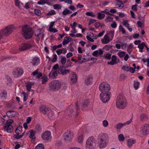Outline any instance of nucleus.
Returning a JSON list of instances; mask_svg holds the SVG:
<instances>
[{"label":"nucleus","mask_w":149,"mask_h":149,"mask_svg":"<svg viewBox=\"0 0 149 149\" xmlns=\"http://www.w3.org/2000/svg\"><path fill=\"white\" fill-rule=\"evenodd\" d=\"M89 36H90L93 39H96L97 38V36L95 35H94L92 33L90 32L89 34Z\"/></svg>","instance_id":"obj_56"},{"label":"nucleus","mask_w":149,"mask_h":149,"mask_svg":"<svg viewBox=\"0 0 149 149\" xmlns=\"http://www.w3.org/2000/svg\"><path fill=\"white\" fill-rule=\"evenodd\" d=\"M146 45L145 43L144 42H142L141 43H140L138 45V47L140 49H143L144 47L146 46Z\"/></svg>","instance_id":"obj_43"},{"label":"nucleus","mask_w":149,"mask_h":149,"mask_svg":"<svg viewBox=\"0 0 149 149\" xmlns=\"http://www.w3.org/2000/svg\"><path fill=\"white\" fill-rule=\"evenodd\" d=\"M29 137L31 139V141H32L35 140L36 137L34 136L36 134V132L32 130H30Z\"/></svg>","instance_id":"obj_21"},{"label":"nucleus","mask_w":149,"mask_h":149,"mask_svg":"<svg viewBox=\"0 0 149 149\" xmlns=\"http://www.w3.org/2000/svg\"><path fill=\"white\" fill-rule=\"evenodd\" d=\"M70 82L71 84L76 83L77 81V74L74 72L70 73Z\"/></svg>","instance_id":"obj_14"},{"label":"nucleus","mask_w":149,"mask_h":149,"mask_svg":"<svg viewBox=\"0 0 149 149\" xmlns=\"http://www.w3.org/2000/svg\"><path fill=\"white\" fill-rule=\"evenodd\" d=\"M71 66V65H68L66 67L64 66H62L60 67L58 71V74H61L62 75H66L70 72V71L68 69L66 70V69Z\"/></svg>","instance_id":"obj_7"},{"label":"nucleus","mask_w":149,"mask_h":149,"mask_svg":"<svg viewBox=\"0 0 149 149\" xmlns=\"http://www.w3.org/2000/svg\"><path fill=\"white\" fill-rule=\"evenodd\" d=\"M126 100L125 97L120 95L117 97L116 104L117 107L120 109H124L126 106Z\"/></svg>","instance_id":"obj_2"},{"label":"nucleus","mask_w":149,"mask_h":149,"mask_svg":"<svg viewBox=\"0 0 149 149\" xmlns=\"http://www.w3.org/2000/svg\"><path fill=\"white\" fill-rule=\"evenodd\" d=\"M139 84V82L136 80L134 81V87L136 90H137L138 88Z\"/></svg>","instance_id":"obj_34"},{"label":"nucleus","mask_w":149,"mask_h":149,"mask_svg":"<svg viewBox=\"0 0 149 149\" xmlns=\"http://www.w3.org/2000/svg\"><path fill=\"white\" fill-rule=\"evenodd\" d=\"M73 133L70 130H67L64 134V140L67 142L72 141V137L73 136Z\"/></svg>","instance_id":"obj_8"},{"label":"nucleus","mask_w":149,"mask_h":149,"mask_svg":"<svg viewBox=\"0 0 149 149\" xmlns=\"http://www.w3.org/2000/svg\"><path fill=\"white\" fill-rule=\"evenodd\" d=\"M32 47V46L29 43H25L20 45L19 50L21 51H24L30 49Z\"/></svg>","instance_id":"obj_11"},{"label":"nucleus","mask_w":149,"mask_h":149,"mask_svg":"<svg viewBox=\"0 0 149 149\" xmlns=\"http://www.w3.org/2000/svg\"><path fill=\"white\" fill-rule=\"evenodd\" d=\"M118 139L120 141H124L125 138L123 134H120L118 136Z\"/></svg>","instance_id":"obj_42"},{"label":"nucleus","mask_w":149,"mask_h":149,"mask_svg":"<svg viewBox=\"0 0 149 149\" xmlns=\"http://www.w3.org/2000/svg\"><path fill=\"white\" fill-rule=\"evenodd\" d=\"M101 41L103 44L108 43L110 41L109 37L107 35H106L104 36V39H102Z\"/></svg>","instance_id":"obj_19"},{"label":"nucleus","mask_w":149,"mask_h":149,"mask_svg":"<svg viewBox=\"0 0 149 149\" xmlns=\"http://www.w3.org/2000/svg\"><path fill=\"white\" fill-rule=\"evenodd\" d=\"M49 31L51 32L56 33L58 32V31L57 29L53 28L51 29H49Z\"/></svg>","instance_id":"obj_61"},{"label":"nucleus","mask_w":149,"mask_h":149,"mask_svg":"<svg viewBox=\"0 0 149 149\" xmlns=\"http://www.w3.org/2000/svg\"><path fill=\"white\" fill-rule=\"evenodd\" d=\"M47 75H45L42 77V84H45L47 81Z\"/></svg>","instance_id":"obj_38"},{"label":"nucleus","mask_w":149,"mask_h":149,"mask_svg":"<svg viewBox=\"0 0 149 149\" xmlns=\"http://www.w3.org/2000/svg\"><path fill=\"white\" fill-rule=\"evenodd\" d=\"M41 137L43 140L48 141L51 138V132L49 131H46L42 134Z\"/></svg>","instance_id":"obj_12"},{"label":"nucleus","mask_w":149,"mask_h":149,"mask_svg":"<svg viewBox=\"0 0 149 149\" xmlns=\"http://www.w3.org/2000/svg\"><path fill=\"white\" fill-rule=\"evenodd\" d=\"M6 115L9 118L14 117L17 115V113L14 111L9 110L6 113Z\"/></svg>","instance_id":"obj_15"},{"label":"nucleus","mask_w":149,"mask_h":149,"mask_svg":"<svg viewBox=\"0 0 149 149\" xmlns=\"http://www.w3.org/2000/svg\"><path fill=\"white\" fill-rule=\"evenodd\" d=\"M48 109V107L44 105H42L40 108V112L45 114L47 113Z\"/></svg>","instance_id":"obj_18"},{"label":"nucleus","mask_w":149,"mask_h":149,"mask_svg":"<svg viewBox=\"0 0 149 149\" xmlns=\"http://www.w3.org/2000/svg\"><path fill=\"white\" fill-rule=\"evenodd\" d=\"M93 78L91 76H89L85 80L86 84L88 85L91 84L92 82Z\"/></svg>","instance_id":"obj_27"},{"label":"nucleus","mask_w":149,"mask_h":149,"mask_svg":"<svg viewBox=\"0 0 149 149\" xmlns=\"http://www.w3.org/2000/svg\"><path fill=\"white\" fill-rule=\"evenodd\" d=\"M49 86L52 90L56 91L61 87V84L58 80H55L49 83Z\"/></svg>","instance_id":"obj_6"},{"label":"nucleus","mask_w":149,"mask_h":149,"mask_svg":"<svg viewBox=\"0 0 149 149\" xmlns=\"http://www.w3.org/2000/svg\"><path fill=\"white\" fill-rule=\"evenodd\" d=\"M39 61V59L37 57L34 58L32 60V63L33 65L38 64Z\"/></svg>","instance_id":"obj_30"},{"label":"nucleus","mask_w":149,"mask_h":149,"mask_svg":"<svg viewBox=\"0 0 149 149\" xmlns=\"http://www.w3.org/2000/svg\"><path fill=\"white\" fill-rule=\"evenodd\" d=\"M38 69H37L36 70L32 72V74L33 76H35L37 75L36 78H40V77L42 76V74L40 72H38Z\"/></svg>","instance_id":"obj_20"},{"label":"nucleus","mask_w":149,"mask_h":149,"mask_svg":"<svg viewBox=\"0 0 149 149\" xmlns=\"http://www.w3.org/2000/svg\"><path fill=\"white\" fill-rule=\"evenodd\" d=\"M37 4L40 5H43L47 4L49 5H52L51 2L49 0H40L38 2Z\"/></svg>","instance_id":"obj_17"},{"label":"nucleus","mask_w":149,"mask_h":149,"mask_svg":"<svg viewBox=\"0 0 149 149\" xmlns=\"http://www.w3.org/2000/svg\"><path fill=\"white\" fill-rule=\"evenodd\" d=\"M110 95L111 93H101L100 96L101 100L104 103L108 102L110 99Z\"/></svg>","instance_id":"obj_9"},{"label":"nucleus","mask_w":149,"mask_h":149,"mask_svg":"<svg viewBox=\"0 0 149 149\" xmlns=\"http://www.w3.org/2000/svg\"><path fill=\"white\" fill-rule=\"evenodd\" d=\"M111 54L109 53L107 54L106 56H102L103 58H104L107 59H110L111 58Z\"/></svg>","instance_id":"obj_49"},{"label":"nucleus","mask_w":149,"mask_h":149,"mask_svg":"<svg viewBox=\"0 0 149 149\" xmlns=\"http://www.w3.org/2000/svg\"><path fill=\"white\" fill-rule=\"evenodd\" d=\"M123 123H118L116 125V128L118 129H121L124 125Z\"/></svg>","instance_id":"obj_50"},{"label":"nucleus","mask_w":149,"mask_h":149,"mask_svg":"<svg viewBox=\"0 0 149 149\" xmlns=\"http://www.w3.org/2000/svg\"><path fill=\"white\" fill-rule=\"evenodd\" d=\"M119 30L120 31L122 32V33L123 34L125 33L126 31L125 29L123 28L122 25H120L119 26Z\"/></svg>","instance_id":"obj_37"},{"label":"nucleus","mask_w":149,"mask_h":149,"mask_svg":"<svg viewBox=\"0 0 149 149\" xmlns=\"http://www.w3.org/2000/svg\"><path fill=\"white\" fill-rule=\"evenodd\" d=\"M7 95V92L5 90L3 91L0 94V97L3 99H6Z\"/></svg>","instance_id":"obj_28"},{"label":"nucleus","mask_w":149,"mask_h":149,"mask_svg":"<svg viewBox=\"0 0 149 149\" xmlns=\"http://www.w3.org/2000/svg\"><path fill=\"white\" fill-rule=\"evenodd\" d=\"M28 25H25L22 28L21 33L26 39H30L34 33V31L31 27L28 28Z\"/></svg>","instance_id":"obj_1"},{"label":"nucleus","mask_w":149,"mask_h":149,"mask_svg":"<svg viewBox=\"0 0 149 149\" xmlns=\"http://www.w3.org/2000/svg\"><path fill=\"white\" fill-rule=\"evenodd\" d=\"M63 14L65 15H66L69 14V10L65 9L62 12Z\"/></svg>","instance_id":"obj_51"},{"label":"nucleus","mask_w":149,"mask_h":149,"mask_svg":"<svg viewBox=\"0 0 149 149\" xmlns=\"http://www.w3.org/2000/svg\"><path fill=\"white\" fill-rule=\"evenodd\" d=\"M105 15L104 14H102L100 13H98L97 18L99 19H102L104 18Z\"/></svg>","instance_id":"obj_31"},{"label":"nucleus","mask_w":149,"mask_h":149,"mask_svg":"<svg viewBox=\"0 0 149 149\" xmlns=\"http://www.w3.org/2000/svg\"><path fill=\"white\" fill-rule=\"evenodd\" d=\"M140 118L141 120H146L147 119L146 116V114H143L141 115Z\"/></svg>","instance_id":"obj_52"},{"label":"nucleus","mask_w":149,"mask_h":149,"mask_svg":"<svg viewBox=\"0 0 149 149\" xmlns=\"http://www.w3.org/2000/svg\"><path fill=\"white\" fill-rule=\"evenodd\" d=\"M110 88L109 85L104 82L101 83L100 85L99 88L100 91L101 92V93H110L109 92Z\"/></svg>","instance_id":"obj_4"},{"label":"nucleus","mask_w":149,"mask_h":149,"mask_svg":"<svg viewBox=\"0 0 149 149\" xmlns=\"http://www.w3.org/2000/svg\"><path fill=\"white\" fill-rule=\"evenodd\" d=\"M120 57H123L125 54V52L124 51H122L120 52H118L117 54Z\"/></svg>","instance_id":"obj_41"},{"label":"nucleus","mask_w":149,"mask_h":149,"mask_svg":"<svg viewBox=\"0 0 149 149\" xmlns=\"http://www.w3.org/2000/svg\"><path fill=\"white\" fill-rule=\"evenodd\" d=\"M56 14V12L54 10H52L50 11L47 14L48 16L52 15H55Z\"/></svg>","instance_id":"obj_44"},{"label":"nucleus","mask_w":149,"mask_h":149,"mask_svg":"<svg viewBox=\"0 0 149 149\" xmlns=\"http://www.w3.org/2000/svg\"><path fill=\"white\" fill-rule=\"evenodd\" d=\"M129 68L128 66L124 65L122 67V69L125 71H129Z\"/></svg>","instance_id":"obj_59"},{"label":"nucleus","mask_w":149,"mask_h":149,"mask_svg":"<svg viewBox=\"0 0 149 149\" xmlns=\"http://www.w3.org/2000/svg\"><path fill=\"white\" fill-rule=\"evenodd\" d=\"M34 12L38 16H40L41 14V11L38 9H35Z\"/></svg>","instance_id":"obj_46"},{"label":"nucleus","mask_w":149,"mask_h":149,"mask_svg":"<svg viewBox=\"0 0 149 149\" xmlns=\"http://www.w3.org/2000/svg\"><path fill=\"white\" fill-rule=\"evenodd\" d=\"M23 73V69H17L16 71L14 72V74H15L17 73L18 76H21L22 75Z\"/></svg>","instance_id":"obj_25"},{"label":"nucleus","mask_w":149,"mask_h":149,"mask_svg":"<svg viewBox=\"0 0 149 149\" xmlns=\"http://www.w3.org/2000/svg\"><path fill=\"white\" fill-rule=\"evenodd\" d=\"M117 24L115 22H113V23L111 24V27L113 28H116L117 26Z\"/></svg>","instance_id":"obj_64"},{"label":"nucleus","mask_w":149,"mask_h":149,"mask_svg":"<svg viewBox=\"0 0 149 149\" xmlns=\"http://www.w3.org/2000/svg\"><path fill=\"white\" fill-rule=\"evenodd\" d=\"M120 43H121V46L122 48V49H125L126 48L127 46L126 43H123L121 42H120Z\"/></svg>","instance_id":"obj_63"},{"label":"nucleus","mask_w":149,"mask_h":149,"mask_svg":"<svg viewBox=\"0 0 149 149\" xmlns=\"http://www.w3.org/2000/svg\"><path fill=\"white\" fill-rule=\"evenodd\" d=\"M31 88V85L30 84H27L26 85V90L28 91H30Z\"/></svg>","instance_id":"obj_54"},{"label":"nucleus","mask_w":149,"mask_h":149,"mask_svg":"<svg viewBox=\"0 0 149 149\" xmlns=\"http://www.w3.org/2000/svg\"><path fill=\"white\" fill-rule=\"evenodd\" d=\"M137 4H135L134 5H133L132 6V9L134 11H136L137 10Z\"/></svg>","instance_id":"obj_60"},{"label":"nucleus","mask_w":149,"mask_h":149,"mask_svg":"<svg viewBox=\"0 0 149 149\" xmlns=\"http://www.w3.org/2000/svg\"><path fill=\"white\" fill-rule=\"evenodd\" d=\"M44 146L42 143L38 144L35 147V149H44Z\"/></svg>","instance_id":"obj_36"},{"label":"nucleus","mask_w":149,"mask_h":149,"mask_svg":"<svg viewBox=\"0 0 149 149\" xmlns=\"http://www.w3.org/2000/svg\"><path fill=\"white\" fill-rule=\"evenodd\" d=\"M61 62L62 64L63 65H65L66 61V59L65 57L64 56H61Z\"/></svg>","instance_id":"obj_32"},{"label":"nucleus","mask_w":149,"mask_h":149,"mask_svg":"<svg viewBox=\"0 0 149 149\" xmlns=\"http://www.w3.org/2000/svg\"><path fill=\"white\" fill-rule=\"evenodd\" d=\"M86 15L88 16H91L93 17H95V15L93 14V13L92 12H89L86 13Z\"/></svg>","instance_id":"obj_45"},{"label":"nucleus","mask_w":149,"mask_h":149,"mask_svg":"<svg viewBox=\"0 0 149 149\" xmlns=\"http://www.w3.org/2000/svg\"><path fill=\"white\" fill-rule=\"evenodd\" d=\"M41 30L40 29H37L35 31V35L36 36H39L40 34Z\"/></svg>","instance_id":"obj_48"},{"label":"nucleus","mask_w":149,"mask_h":149,"mask_svg":"<svg viewBox=\"0 0 149 149\" xmlns=\"http://www.w3.org/2000/svg\"><path fill=\"white\" fill-rule=\"evenodd\" d=\"M53 8L55 9H60L61 8V6L60 5L56 4L53 6Z\"/></svg>","instance_id":"obj_53"},{"label":"nucleus","mask_w":149,"mask_h":149,"mask_svg":"<svg viewBox=\"0 0 149 149\" xmlns=\"http://www.w3.org/2000/svg\"><path fill=\"white\" fill-rule=\"evenodd\" d=\"M128 22V20H126L124 21L123 22V25L127 28H129L130 26V24L127 23Z\"/></svg>","instance_id":"obj_39"},{"label":"nucleus","mask_w":149,"mask_h":149,"mask_svg":"<svg viewBox=\"0 0 149 149\" xmlns=\"http://www.w3.org/2000/svg\"><path fill=\"white\" fill-rule=\"evenodd\" d=\"M49 118L51 119H54L55 118V115L52 112H51V113H49L48 115Z\"/></svg>","instance_id":"obj_35"},{"label":"nucleus","mask_w":149,"mask_h":149,"mask_svg":"<svg viewBox=\"0 0 149 149\" xmlns=\"http://www.w3.org/2000/svg\"><path fill=\"white\" fill-rule=\"evenodd\" d=\"M4 128L5 130H6L7 132L8 133H11L13 130V127L12 125H7L6 127L5 125Z\"/></svg>","instance_id":"obj_22"},{"label":"nucleus","mask_w":149,"mask_h":149,"mask_svg":"<svg viewBox=\"0 0 149 149\" xmlns=\"http://www.w3.org/2000/svg\"><path fill=\"white\" fill-rule=\"evenodd\" d=\"M98 50H96L92 53V55L94 56L97 57L99 55H101L103 53V51L101 49H99Z\"/></svg>","instance_id":"obj_16"},{"label":"nucleus","mask_w":149,"mask_h":149,"mask_svg":"<svg viewBox=\"0 0 149 149\" xmlns=\"http://www.w3.org/2000/svg\"><path fill=\"white\" fill-rule=\"evenodd\" d=\"M136 142V141L134 139H129L127 141V145L129 147H131L133 144H134Z\"/></svg>","instance_id":"obj_24"},{"label":"nucleus","mask_w":149,"mask_h":149,"mask_svg":"<svg viewBox=\"0 0 149 149\" xmlns=\"http://www.w3.org/2000/svg\"><path fill=\"white\" fill-rule=\"evenodd\" d=\"M99 144L100 148H104L107 145L108 140V136L104 134H100L98 136Z\"/></svg>","instance_id":"obj_3"},{"label":"nucleus","mask_w":149,"mask_h":149,"mask_svg":"<svg viewBox=\"0 0 149 149\" xmlns=\"http://www.w3.org/2000/svg\"><path fill=\"white\" fill-rule=\"evenodd\" d=\"M84 60H86V61H90V60L91 61H96L97 60V58H94L93 57H91L90 58H89L88 59H86L85 58H83Z\"/></svg>","instance_id":"obj_57"},{"label":"nucleus","mask_w":149,"mask_h":149,"mask_svg":"<svg viewBox=\"0 0 149 149\" xmlns=\"http://www.w3.org/2000/svg\"><path fill=\"white\" fill-rule=\"evenodd\" d=\"M22 127L21 126H19L16 129L15 132L16 134H20L22 132Z\"/></svg>","instance_id":"obj_26"},{"label":"nucleus","mask_w":149,"mask_h":149,"mask_svg":"<svg viewBox=\"0 0 149 149\" xmlns=\"http://www.w3.org/2000/svg\"><path fill=\"white\" fill-rule=\"evenodd\" d=\"M89 103V100H86L84 101L82 104H81V109H83V107H87Z\"/></svg>","instance_id":"obj_23"},{"label":"nucleus","mask_w":149,"mask_h":149,"mask_svg":"<svg viewBox=\"0 0 149 149\" xmlns=\"http://www.w3.org/2000/svg\"><path fill=\"white\" fill-rule=\"evenodd\" d=\"M118 2H119L121 4H116V5H118L119 7H121L123 8L124 7V5L123 4L124 3L122 2V1H120V0H116Z\"/></svg>","instance_id":"obj_40"},{"label":"nucleus","mask_w":149,"mask_h":149,"mask_svg":"<svg viewBox=\"0 0 149 149\" xmlns=\"http://www.w3.org/2000/svg\"><path fill=\"white\" fill-rule=\"evenodd\" d=\"M120 77L122 80H124L127 77L126 75L124 74H121Z\"/></svg>","instance_id":"obj_58"},{"label":"nucleus","mask_w":149,"mask_h":149,"mask_svg":"<svg viewBox=\"0 0 149 149\" xmlns=\"http://www.w3.org/2000/svg\"><path fill=\"white\" fill-rule=\"evenodd\" d=\"M13 26L10 25L7 26L2 31V34L5 36H8L13 31Z\"/></svg>","instance_id":"obj_10"},{"label":"nucleus","mask_w":149,"mask_h":149,"mask_svg":"<svg viewBox=\"0 0 149 149\" xmlns=\"http://www.w3.org/2000/svg\"><path fill=\"white\" fill-rule=\"evenodd\" d=\"M35 129L37 132L40 131L42 129L40 125L39 124L37 125Z\"/></svg>","instance_id":"obj_47"},{"label":"nucleus","mask_w":149,"mask_h":149,"mask_svg":"<svg viewBox=\"0 0 149 149\" xmlns=\"http://www.w3.org/2000/svg\"><path fill=\"white\" fill-rule=\"evenodd\" d=\"M68 37L66 36L65 37L64 39L63 42L62 44L63 45H65L69 43L70 40H69L68 39Z\"/></svg>","instance_id":"obj_29"},{"label":"nucleus","mask_w":149,"mask_h":149,"mask_svg":"<svg viewBox=\"0 0 149 149\" xmlns=\"http://www.w3.org/2000/svg\"><path fill=\"white\" fill-rule=\"evenodd\" d=\"M83 139V137L82 135H81L78 137V141L79 143H82Z\"/></svg>","instance_id":"obj_55"},{"label":"nucleus","mask_w":149,"mask_h":149,"mask_svg":"<svg viewBox=\"0 0 149 149\" xmlns=\"http://www.w3.org/2000/svg\"><path fill=\"white\" fill-rule=\"evenodd\" d=\"M103 125L104 127H107L108 125V123L106 120H104L103 122Z\"/></svg>","instance_id":"obj_62"},{"label":"nucleus","mask_w":149,"mask_h":149,"mask_svg":"<svg viewBox=\"0 0 149 149\" xmlns=\"http://www.w3.org/2000/svg\"><path fill=\"white\" fill-rule=\"evenodd\" d=\"M95 143V140L94 137L92 136L90 137L86 141V149H94Z\"/></svg>","instance_id":"obj_5"},{"label":"nucleus","mask_w":149,"mask_h":149,"mask_svg":"<svg viewBox=\"0 0 149 149\" xmlns=\"http://www.w3.org/2000/svg\"><path fill=\"white\" fill-rule=\"evenodd\" d=\"M13 120L11 119H9L7 120L6 122V124H5V127L6 126L9 125H12L11 124L13 123Z\"/></svg>","instance_id":"obj_33"},{"label":"nucleus","mask_w":149,"mask_h":149,"mask_svg":"<svg viewBox=\"0 0 149 149\" xmlns=\"http://www.w3.org/2000/svg\"><path fill=\"white\" fill-rule=\"evenodd\" d=\"M141 134L145 135L149 133V125L148 124H145L142 127L141 130Z\"/></svg>","instance_id":"obj_13"}]
</instances>
